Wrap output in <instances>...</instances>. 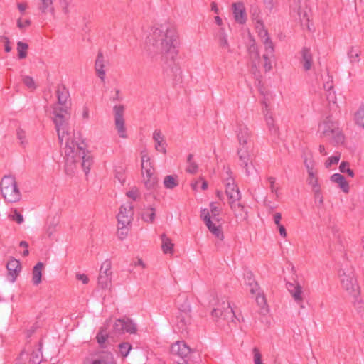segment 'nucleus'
Here are the masks:
<instances>
[{"instance_id": "nucleus-48", "label": "nucleus", "mask_w": 364, "mask_h": 364, "mask_svg": "<svg viewBox=\"0 0 364 364\" xmlns=\"http://www.w3.org/2000/svg\"><path fill=\"white\" fill-rule=\"evenodd\" d=\"M339 170L341 173H346L350 177L354 176V172L349 168V163L343 161L339 166Z\"/></svg>"}, {"instance_id": "nucleus-13", "label": "nucleus", "mask_w": 364, "mask_h": 364, "mask_svg": "<svg viewBox=\"0 0 364 364\" xmlns=\"http://www.w3.org/2000/svg\"><path fill=\"white\" fill-rule=\"evenodd\" d=\"M112 262L109 259L105 260L101 264L98 277V284L102 289H107L112 284Z\"/></svg>"}, {"instance_id": "nucleus-26", "label": "nucleus", "mask_w": 364, "mask_h": 364, "mask_svg": "<svg viewBox=\"0 0 364 364\" xmlns=\"http://www.w3.org/2000/svg\"><path fill=\"white\" fill-rule=\"evenodd\" d=\"M105 60L102 53H98L97 59L95 60V69L97 76L102 81L105 80Z\"/></svg>"}, {"instance_id": "nucleus-60", "label": "nucleus", "mask_w": 364, "mask_h": 364, "mask_svg": "<svg viewBox=\"0 0 364 364\" xmlns=\"http://www.w3.org/2000/svg\"><path fill=\"white\" fill-rule=\"evenodd\" d=\"M31 24V21L29 19H22L19 18L17 21V26L20 29H24L28 27Z\"/></svg>"}, {"instance_id": "nucleus-18", "label": "nucleus", "mask_w": 364, "mask_h": 364, "mask_svg": "<svg viewBox=\"0 0 364 364\" xmlns=\"http://www.w3.org/2000/svg\"><path fill=\"white\" fill-rule=\"evenodd\" d=\"M237 138L240 148L250 147L251 133L248 127L245 125H240L237 129Z\"/></svg>"}, {"instance_id": "nucleus-45", "label": "nucleus", "mask_w": 364, "mask_h": 364, "mask_svg": "<svg viewBox=\"0 0 364 364\" xmlns=\"http://www.w3.org/2000/svg\"><path fill=\"white\" fill-rule=\"evenodd\" d=\"M355 120L357 124L364 127V105L355 113Z\"/></svg>"}, {"instance_id": "nucleus-10", "label": "nucleus", "mask_w": 364, "mask_h": 364, "mask_svg": "<svg viewBox=\"0 0 364 364\" xmlns=\"http://www.w3.org/2000/svg\"><path fill=\"white\" fill-rule=\"evenodd\" d=\"M212 315L216 318H223L228 321H234L235 313L230 301L225 297L220 299L212 311Z\"/></svg>"}, {"instance_id": "nucleus-5", "label": "nucleus", "mask_w": 364, "mask_h": 364, "mask_svg": "<svg viewBox=\"0 0 364 364\" xmlns=\"http://www.w3.org/2000/svg\"><path fill=\"white\" fill-rule=\"evenodd\" d=\"M318 132L321 136L328 138L336 144H342L344 136L340 131L338 123L331 117H326L318 125Z\"/></svg>"}, {"instance_id": "nucleus-64", "label": "nucleus", "mask_w": 364, "mask_h": 364, "mask_svg": "<svg viewBox=\"0 0 364 364\" xmlns=\"http://www.w3.org/2000/svg\"><path fill=\"white\" fill-rule=\"evenodd\" d=\"M255 299L258 305L260 306H264L266 304L264 296L260 293L256 295Z\"/></svg>"}, {"instance_id": "nucleus-58", "label": "nucleus", "mask_w": 364, "mask_h": 364, "mask_svg": "<svg viewBox=\"0 0 364 364\" xmlns=\"http://www.w3.org/2000/svg\"><path fill=\"white\" fill-rule=\"evenodd\" d=\"M9 218L11 220L16 221V223L18 224H21L23 222V215L21 213H19L16 209L13 211L12 215H9Z\"/></svg>"}, {"instance_id": "nucleus-30", "label": "nucleus", "mask_w": 364, "mask_h": 364, "mask_svg": "<svg viewBox=\"0 0 364 364\" xmlns=\"http://www.w3.org/2000/svg\"><path fill=\"white\" fill-rule=\"evenodd\" d=\"M238 155L240 164L252 162V153L250 147L239 148Z\"/></svg>"}, {"instance_id": "nucleus-11", "label": "nucleus", "mask_w": 364, "mask_h": 364, "mask_svg": "<svg viewBox=\"0 0 364 364\" xmlns=\"http://www.w3.org/2000/svg\"><path fill=\"white\" fill-rule=\"evenodd\" d=\"M200 218L204 221L209 231L219 240L224 238L222 227L220 223V218L213 220L210 215L208 209L204 208L201 210Z\"/></svg>"}, {"instance_id": "nucleus-29", "label": "nucleus", "mask_w": 364, "mask_h": 364, "mask_svg": "<svg viewBox=\"0 0 364 364\" xmlns=\"http://www.w3.org/2000/svg\"><path fill=\"white\" fill-rule=\"evenodd\" d=\"M141 166L142 174L146 173L147 171H149L150 172L154 171V170L151 166L150 157H149L146 150L141 151Z\"/></svg>"}, {"instance_id": "nucleus-55", "label": "nucleus", "mask_w": 364, "mask_h": 364, "mask_svg": "<svg viewBox=\"0 0 364 364\" xmlns=\"http://www.w3.org/2000/svg\"><path fill=\"white\" fill-rule=\"evenodd\" d=\"M132 346L127 343H124L119 345V352L123 357L127 356L131 350Z\"/></svg>"}, {"instance_id": "nucleus-2", "label": "nucleus", "mask_w": 364, "mask_h": 364, "mask_svg": "<svg viewBox=\"0 0 364 364\" xmlns=\"http://www.w3.org/2000/svg\"><path fill=\"white\" fill-rule=\"evenodd\" d=\"M64 153L65 169L67 173H74L80 166L85 173L89 172L92 164V158L86 151L83 141L71 140L70 142L65 144Z\"/></svg>"}, {"instance_id": "nucleus-50", "label": "nucleus", "mask_w": 364, "mask_h": 364, "mask_svg": "<svg viewBox=\"0 0 364 364\" xmlns=\"http://www.w3.org/2000/svg\"><path fill=\"white\" fill-rule=\"evenodd\" d=\"M22 81L28 88L31 90H35L36 88L35 81L31 77L23 76Z\"/></svg>"}, {"instance_id": "nucleus-12", "label": "nucleus", "mask_w": 364, "mask_h": 364, "mask_svg": "<svg viewBox=\"0 0 364 364\" xmlns=\"http://www.w3.org/2000/svg\"><path fill=\"white\" fill-rule=\"evenodd\" d=\"M170 352L177 364H187L186 358L191 353L184 341H176L171 346Z\"/></svg>"}, {"instance_id": "nucleus-44", "label": "nucleus", "mask_w": 364, "mask_h": 364, "mask_svg": "<svg viewBox=\"0 0 364 364\" xmlns=\"http://www.w3.org/2000/svg\"><path fill=\"white\" fill-rule=\"evenodd\" d=\"M107 338H108V334H107L106 330L101 328L96 336L97 343L101 346L104 347Z\"/></svg>"}, {"instance_id": "nucleus-54", "label": "nucleus", "mask_w": 364, "mask_h": 364, "mask_svg": "<svg viewBox=\"0 0 364 364\" xmlns=\"http://www.w3.org/2000/svg\"><path fill=\"white\" fill-rule=\"evenodd\" d=\"M81 119L83 122H87L90 118V110L87 105H84L80 110Z\"/></svg>"}, {"instance_id": "nucleus-43", "label": "nucleus", "mask_w": 364, "mask_h": 364, "mask_svg": "<svg viewBox=\"0 0 364 364\" xmlns=\"http://www.w3.org/2000/svg\"><path fill=\"white\" fill-rule=\"evenodd\" d=\"M208 211L211 218L215 220V218H219L221 209L217 203L212 202L210 204V210H208Z\"/></svg>"}, {"instance_id": "nucleus-25", "label": "nucleus", "mask_w": 364, "mask_h": 364, "mask_svg": "<svg viewBox=\"0 0 364 364\" xmlns=\"http://www.w3.org/2000/svg\"><path fill=\"white\" fill-rule=\"evenodd\" d=\"M331 181L338 185V186L346 193L349 192V184L340 173H334L331 176Z\"/></svg>"}, {"instance_id": "nucleus-8", "label": "nucleus", "mask_w": 364, "mask_h": 364, "mask_svg": "<svg viewBox=\"0 0 364 364\" xmlns=\"http://www.w3.org/2000/svg\"><path fill=\"white\" fill-rule=\"evenodd\" d=\"M68 119L69 116L53 117L58 140L61 144L65 142L66 144L70 142L71 140H75V134L69 127Z\"/></svg>"}, {"instance_id": "nucleus-16", "label": "nucleus", "mask_w": 364, "mask_h": 364, "mask_svg": "<svg viewBox=\"0 0 364 364\" xmlns=\"http://www.w3.org/2000/svg\"><path fill=\"white\" fill-rule=\"evenodd\" d=\"M274 60V46L264 47V53L262 57V65L265 72H269L272 69V63Z\"/></svg>"}, {"instance_id": "nucleus-36", "label": "nucleus", "mask_w": 364, "mask_h": 364, "mask_svg": "<svg viewBox=\"0 0 364 364\" xmlns=\"http://www.w3.org/2000/svg\"><path fill=\"white\" fill-rule=\"evenodd\" d=\"M198 169V166L196 162L193 161V155L191 154H188L187 157V166L186 168V172L191 174H195L197 173Z\"/></svg>"}, {"instance_id": "nucleus-17", "label": "nucleus", "mask_w": 364, "mask_h": 364, "mask_svg": "<svg viewBox=\"0 0 364 364\" xmlns=\"http://www.w3.org/2000/svg\"><path fill=\"white\" fill-rule=\"evenodd\" d=\"M232 13L235 21L240 24H244L247 21L245 7L242 2H236L232 4Z\"/></svg>"}, {"instance_id": "nucleus-14", "label": "nucleus", "mask_w": 364, "mask_h": 364, "mask_svg": "<svg viewBox=\"0 0 364 364\" xmlns=\"http://www.w3.org/2000/svg\"><path fill=\"white\" fill-rule=\"evenodd\" d=\"M124 107L123 105H117L114 107V122L117 133L121 138L127 137L126 127L124 119Z\"/></svg>"}, {"instance_id": "nucleus-4", "label": "nucleus", "mask_w": 364, "mask_h": 364, "mask_svg": "<svg viewBox=\"0 0 364 364\" xmlns=\"http://www.w3.org/2000/svg\"><path fill=\"white\" fill-rule=\"evenodd\" d=\"M225 193L228 198V203L236 218L246 220L247 213L244 205L241 203L242 196L240 191L232 178L227 179L225 184Z\"/></svg>"}, {"instance_id": "nucleus-37", "label": "nucleus", "mask_w": 364, "mask_h": 364, "mask_svg": "<svg viewBox=\"0 0 364 364\" xmlns=\"http://www.w3.org/2000/svg\"><path fill=\"white\" fill-rule=\"evenodd\" d=\"M178 185V181L176 176L168 175L164 179V186L166 188L173 189Z\"/></svg>"}, {"instance_id": "nucleus-9", "label": "nucleus", "mask_w": 364, "mask_h": 364, "mask_svg": "<svg viewBox=\"0 0 364 364\" xmlns=\"http://www.w3.org/2000/svg\"><path fill=\"white\" fill-rule=\"evenodd\" d=\"M58 102L53 106V117L69 116L70 107L68 101L70 97L68 90L63 86L59 87L56 91Z\"/></svg>"}, {"instance_id": "nucleus-27", "label": "nucleus", "mask_w": 364, "mask_h": 364, "mask_svg": "<svg viewBox=\"0 0 364 364\" xmlns=\"http://www.w3.org/2000/svg\"><path fill=\"white\" fill-rule=\"evenodd\" d=\"M309 169L310 171L307 172L308 176L306 178V182L309 184V186H311V191L321 188V185L318 182L317 171L316 169Z\"/></svg>"}, {"instance_id": "nucleus-7", "label": "nucleus", "mask_w": 364, "mask_h": 364, "mask_svg": "<svg viewBox=\"0 0 364 364\" xmlns=\"http://www.w3.org/2000/svg\"><path fill=\"white\" fill-rule=\"evenodd\" d=\"M1 192L5 200L9 203H16L21 198L16 179L11 176H6L2 178Z\"/></svg>"}, {"instance_id": "nucleus-22", "label": "nucleus", "mask_w": 364, "mask_h": 364, "mask_svg": "<svg viewBox=\"0 0 364 364\" xmlns=\"http://www.w3.org/2000/svg\"><path fill=\"white\" fill-rule=\"evenodd\" d=\"M114 359L112 353L106 352L99 358L94 359H87L83 364H114Z\"/></svg>"}, {"instance_id": "nucleus-61", "label": "nucleus", "mask_w": 364, "mask_h": 364, "mask_svg": "<svg viewBox=\"0 0 364 364\" xmlns=\"http://www.w3.org/2000/svg\"><path fill=\"white\" fill-rule=\"evenodd\" d=\"M254 362L255 364H263L261 360V354L259 350L256 348L253 349Z\"/></svg>"}, {"instance_id": "nucleus-40", "label": "nucleus", "mask_w": 364, "mask_h": 364, "mask_svg": "<svg viewBox=\"0 0 364 364\" xmlns=\"http://www.w3.org/2000/svg\"><path fill=\"white\" fill-rule=\"evenodd\" d=\"M179 314H191V308L190 301L187 298H183L178 304Z\"/></svg>"}, {"instance_id": "nucleus-59", "label": "nucleus", "mask_w": 364, "mask_h": 364, "mask_svg": "<svg viewBox=\"0 0 364 364\" xmlns=\"http://www.w3.org/2000/svg\"><path fill=\"white\" fill-rule=\"evenodd\" d=\"M240 166L245 169L246 175L249 176L252 173L255 167L252 162L240 164Z\"/></svg>"}, {"instance_id": "nucleus-41", "label": "nucleus", "mask_w": 364, "mask_h": 364, "mask_svg": "<svg viewBox=\"0 0 364 364\" xmlns=\"http://www.w3.org/2000/svg\"><path fill=\"white\" fill-rule=\"evenodd\" d=\"M28 48V45L22 41H18L17 43V51H18V57L19 59L26 58L27 56V50Z\"/></svg>"}, {"instance_id": "nucleus-35", "label": "nucleus", "mask_w": 364, "mask_h": 364, "mask_svg": "<svg viewBox=\"0 0 364 364\" xmlns=\"http://www.w3.org/2000/svg\"><path fill=\"white\" fill-rule=\"evenodd\" d=\"M292 287L293 289L290 290L292 297L296 303H301L304 299L302 287L299 284L293 285Z\"/></svg>"}, {"instance_id": "nucleus-6", "label": "nucleus", "mask_w": 364, "mask_h": 364, "mask_svg": "<svg viewBox=\"0 0 364 364\" xmlns=\"http://www.w3.org/2000/svg\"><path fill=\"white\" fill-rule=\"evenodd\" d=\"M133 205L127 203L121 205L117 218V235L119 239H124L129 231V226L133 220Z\"/></svg>"}, {"instance_id": "nucleus-46", "label": "nucleus", "mask_w": 364, "mask_h": 364, "mask_svg": "<svg viewBox=\"0 0 364 364\" xmlns=\"http://www.w3.org/2000/svg\"><path fill=\"white\" fill-rule=\"evenodd\" d=\"M126 195L128 198L132 199L133 200H136L140 197V192L137 187L132 186L126 193Z\"/></svg>"}, {"instance_id": "nucleus-52", "label": "nucleus", "mask_w": 364, "mask_h": 364, "mask_svg": "<svg viewBox=\"0 0 364 364\" xmlns=\"http://www.w3.org/2000/svg\"><path fill=\"white\" fill-rule=\"evenodd\" d=\"M267 181L269 183V188H270L271 192L272 193L275 194V196L277 197H278L279 196V193H278L279 187L276 186L275 178L272 177V176L269 177L267 178Z\"/></svg>"}, {"instance_id": "nucleus-3", "label": "nucleus", "mask_w": 364, "mask_h": 364, "mask_svg": "<svg viewBox=\"0 0 364 364\" xmlns=\"http://www.w3.org/2000/svg\"><path fill=\"white\" fill-rule=\"evenodd\" d=\"M338 277L342 289L350 296L355 299L354 306L360 311L364 310V305L359 298L360 287L355 277L354 269L351 266H343L339 272Z\"/></svg>"}, {"instance_id": "nucleus-1", "label": "nucleus", "mask_w": 364, "mask_h": 364, "mask_svg": "<svg viewBox=\"0 0 364 364\" xmlns=\"http://www.w3.org/2000/svg\"><path fill=\"white\" fill-rule=\"evenodd\" d=\"M177 39V31L172 24L168 22L156 23L146 38L147 51L152 57L173 58L176 53Z\"/></svg>"}, {"instance_id": "nucleus-62", "label": "nucleus", "mask_w": 364, "mask_h": 364, "mask_svg": "<svg viewBox=\"0 0 364 364\" xmlns=\"http://www.w3.org/2000/svg\"><path fill=\"white\" fill-rule=\"evenodd\" d=\"M255 28L257 35L266 28L263 22L261 20H257L255 21Z\"/></svg>"}, {"instance_id": "nucleus-53", "label": "nucleus", "mask_w": 364, "mask_h": 364, "mask_svg": "<svg viewBox=\"0 0 364 364\" xmlns=\"http://www.w3.org/2000/svg\"><path fill=\"white\" fill-rule=\"evenodd\" d=\"M72 0H59L60 9L64 14H68L70 12L69 6Z\"/></svg>"}, {"instance_id": "nucleus-24", "label": "nucleus", "mask_w": 364, "mask_h": 364, "mask_svg": "<svg viewBox=\"0 0 364 364\" xmlns=\"http://www.w3.org/2000/svg\"><path fill=\"white\" fill-rule=\"evenodd\" d=\"M191 323V314H179L177 316L176 321V328L181 332L186 331L188 328V326Z\"/></svg>"}, {"instance_id": "nucleus-21", "label": "nucleus", "mask_w": 364, "mask_h": 364, "mask_svg": "<svg viewBox=\"0 0 364 364\" xmlns=\"http://www.w3.org/2000/svg\"><path fill=\"white\" fill-rule=\"evenodd\" d=\"M262 113L264 116L265 122L269 131L273 134H277L278 128L275 124L272 112L266 103L262 107Z\"/></svg>"}, {"instance_id": "nucleus-34", "label": "nucleus", "mask_w": 364, "mask_h": 364, "mask_svg": "<svg viewBox=\"0 0 364 364\" xmlns=\"http://www.w3.org/2000/svg\"><path fill=\"white\" fill-rule=\"evenodd\" d=\"M301 63L305 70H309L312 65V55L310 50L304 48L301 51Z\"/></svg>"}, {"instance_id": "nucleus-56", "label": "nucleus", "mask_w": 364, "mask_h": 364, "mask_svg": "<svg viewBox=\"0 0 364 364\" xmlns=\"http://www.w3.org/2000/svg\"><path fill=\"white\" fill-rule=\"evenodd\" d=\"M30 360L33 364H39L40 363V362L41 360V353L40 351V349H38L36 351H33L31 353Z\"/></svg>"}, {"instance_id": "nucleus-20", "label": "nucleus", "mask_w": 364, "mask_h": 364, "mask_svg": "<svg viewBox=\"0 0 364 364\" xmlns=\"http://www.w3.org/2000/svg\"><path fill=\"white\" fill-rule=\"evenodd\" d=\"M215 38L218 41L219 47L223 50L231 52L230 43L228 41V35L225 28L221 27L215 33Z\"/></svg>"}, {"instance_id": "nucleus-63", "label": "nucleus", "mask_w": 364, "mask_h": 364, "mask_svg": "<svg viewBox=\"0 0 364 364\" xmlns=\"http://www.w3.org/2000/svg\"><path fill=\"white\" fill-rule=\"evenodd\" d=\"M304 166H305V167L306 168L307 172L310 171L309 168L315 169L314 168V161L311 159H309L307 158H305L304 160Z\"/></svg>"}, {"instance_id": "nucleus-15", "label": "nucleus", "mask_w": 364, "mask_h": 364, "mask_svg": "<svg viewBox=\"0 0 364 364\" xmlns=\"http://www.w3.org/2000/svg\"><path fill=\"white\" fill-rule=\"evenodd\" d=\"M113 331L115 335L124 333H134L136 331L135 324L130 320H117L113 326Z\"/></svg>"}, {"instance_id": "nucleus-51", "label": "nucleus", "mask_w": 364, "mask_h": 364, "mask_svg": "<svg viewBox=\"0 0 364 364\" xmlns=\"http://www.w3.org/2000/svg\"><path fill=\"white\" fill-rule=\"evenodd\" d=\"M248 285L250 286V291L252 294L257 295L259 294V287L257 282H255L251 278L249 279Z\"/></svg>"}, {"instance_id": "nucleus-38", "label": "nucleus", "mask_w": 364, "mask_h": 364, "mask_svg": "<svg viewBox=\"0 0 364 364\" xmlns=\"http://www.w3.org/2000/svg\"><path fill=\"white\" fill-rule=\"evenodd\" d=\"M161 240H162L161 248H162L164 253L172 254L173 250V244L171 242V240L169 238H168L166 236V235H162Z\"/></svg>"}, {"instance_id": "nucleus-47", "label": "nucleus", "mask_w": 364, "mask_h": 364, "mask_svg": "<svg viewBox=\"0 0 364 364\" xmlns=\"http://www.w3.org/2000/svg\"><path fill=\"white\" fill-rule=\"evenodd\" d=\"M360 52L354 48H352L348 52V57L350 63H355L360 61Z\"/></svg>"}, {"instance_id": "nucleus-39", "label": "nucleus", "mask_w": 364, "mask_h": 364, "mask_svg": "<svg viewBox=\"0 0 364 364\" xmlns=\"http://www.w3.org/2000/svg\"><path fill=\"white\" fill-rule=\"evenodd\" d=\"M142 219L149 223H152L155 220V210L153 208H148L143 210Z\"/></svg>"}, {"instance_id": "nucleus-33", "label": "nucleus", "mask_w": 364, "mask_h": 364, "mask_svg": "<svg viewBox=\"0 0 364 364\" xmlns=\"http://www.w3.org/2000/svg\"><path fill=\"white\" fill-rule=\"evenodd\" d=\"M38 9L43 14L51 13L54 14L53 2L55 0H38Z\"/></svg>"}, {"instance_id": "nucleus-23", "label": "nucleus", "mask_w": 364, "mask_h": 364, "mask_svg": "<svg viewBox=\"0 0 364 364\" xmlns=\"http://www.w3.org/2000/svg\"><path fill=\"white\" fill-rule=\"evenodd\" d=\"M153 139L155 142V149L156 151L162 153H166V143L164 136L159 130H155L153 133Z\"/></svg>"}, {"instance_id": "nucleus-32", "label": "nucleus", "mask_w": 364, "mask_h": 364, "mask_svg": "<svg viewBox=\"0 0 364 364\" xmlns=\"http://www.w3.org/2000/svg\"><path fill=\"white\" fill-rule=\"evenodd\" d=\"M249 54L253 66L257 68L260 62V56L258 48L254 41L253 43L250 46Z\"/></svg>"}, {"instance_id": "nucleus-57", "label": "nucleus", "mask_w": 364, "mask_h": 364, "mask_svg": "<svg viewBox=\"0 0 364 364\" xmlns=\"http://www.w3.org/2000/svg\"><path fill=\"white\" fill-rule=\"evenodd\" d=\"M314 198L316 203H318L320 205L323 203V197L321 192V188L313 190Z\"/></svg>"}, {"instance_id": "nucleus-19", "label": "nucleus", "mask_w": 364, "mask_h": 364, "mask_svg": "<svg viewBox=\"0 0 364 364\" xmlns=\"http://www.w3.org/2000/svg\"><path fill=\"white\" fill-rule=\"evenodd\" d=\"M6 268L9 280L11 282H14L21 269L19 261L16 259H10L7 263Z\"/></svg>"}, {"instance_id": "nucleus-49", "label": "nucleus", "mask_w": 364, "mask_h": 364, "mask_svg": "<svg viewBox=\"0 0 364 364\" xmlns=\"http://www.w3.org/2000/svg\"><path fill=\"white\" fill-rule=\"evenodd\" d=\"M340 154H337L334 156L329 157L324 163L325 167L326 168H329L332 165L337 164L340 160Z\"/></svg>"}, {"instance_id": "nucleus-42", "label": "nucleus", "mask_w": 364, "mask_h": 364, "mask_svg": "<svg viewBox=\"0 0 364 364\" xmlns=\"http://www.w3.org/2000/svg\"><path fill=\"white\" fill-rule=\"evenodd\" d=\"M258 36L264 47L268 46H274L267 28L260 32L258 34Z\"/></svg>"}, {"instance_id": "nucleus-28", "label": "nucleus", "mask_w": 364, "mask_h": 364, "mask_svg": "<svg viewBox=\"0 0 364 364\" xmlns=\"http://www.w3.org/2000/svg\"><path fill=\"white\" fill-rule=\"evenodd\" d=\"M142 177L143 182L148 189H152L155 188L158 180L154 174V171L150 172L149 171H147L146 173L142 174Z\"/></svg>"}, {"instance_id": "nucleus-31", "label": "nucleus", "mask_w": 364, "mask_h": 364, "mask_svg": "<svg viewBox=\"0 0 364 364\" xmlns=\"http://www.w3.org/2000/svg\"><path fill=\"white\" fill-rule=\"evenodd\" d=\"M44 268L43 262H38L33 268L32 282L33 284L38 285L41 282L42 272Z\"/></svg>"}]
</instances>
